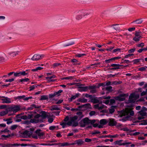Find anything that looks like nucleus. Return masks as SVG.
Returning a JSON list of instances; mask_svg holds the SVG:
<instances>
[{"mask_svg": "<svg viewBox=\"0 0 147 147\" xmlns=\"http://www.w3.org/2000/svg\"><path fill=\"white\" fill-rule=\"evenodd\" d=\"M84 116L83 115H76L74 116L71 117L70 120L67 123L62 122L60 124V125L62 126V127L64 128L65 126L67 125L68 126L72 125L73 127H76L78 125V123L77 121H75L77 119H78V121L80 120Z\"/></svg>", "mask_w": 147, "mask_h": 147, "instance_id": "nucleus-1", "label": "nucleus"}, {"mask_svg": "<svg viewBox=\"0 0 147 147\" xmlns=\"http://www.w3.org/2000/svg\"><path fill=\"white\" fill-rule=\"evenodd\" d=\"M47 112L44 111H41L40 114H37L36 115H35L34 117V118L35 119H38L40 117H41V119H38V120H42V121H43V120L46 119V117L49 118V116L47 114Z\"/></svg>", "mask_w": 147, "mask_h": 147, "instance_id": "nucleus-2", "label": "nucleus"}, {"mask_svg": "<svg viewBox=\"0 0 147 147\" xmlns=\"http://www.w3.org/2000/svg\"><path fill=\"white\" fill-rule=\"evenodd\" d=\"M90 119L88 117H86L82 120L79 122L80 126L82 127H84L86 125L90 124Z\"/></svg>", "mask_w": 147, "mask_h": 147, "instance_id": "nucleus-3", "label": "nucleus"}, {"mask_svg": "<svg viewBox=\"0 0 147 147\" xmlns=\"http://www.w3.org/2000/svg\"><path fill=\"white\" fill-rule=\"evenodd\" d=\"M28 70H26V71H23L22 72H16L14 74V76L15 77H19L21 76H25L28 74V73L26 72Z\"/></svg>", "mask_w": 147, "mask_h": 147, "instance_id": "nucleus-4", "label": "nucleus"}, {"mask_svg": "<svg viewBox=\"0 0 147 147\" xmlns=\"http://www.w3.org/2000/svg\"><path fill=\"white\" fill-rule=\"evenodd\" d=\"M126 96H127L128 95H127L126 94H119V96L115 97V98L116 100H119L120 101H122L125 100V98L122 97H124Z\"/></svg>", "mask_w": 147, "mask_h": 147, "instance_id": "nucleus-5", "label": "nucleus"}, {"mask_svg": "<svg viewBox=\"0 0 147 147\" xmlns=\"http://www.w3.org/2000/svg\"><path fill=\"white\" fill-rule=\"evenodd\" d=\"M108 122H109L108 125L111 126H116L117 124V122L113 119H109Z\"/></svg>", "mask_w": 147, "mask_h": 147, "instance_id": "nucleus-6", "label": "nucleus"}, {"mask_svg": "<svg viewBox=\"0 0 147 147\" xmlns=\"http://www.w3.org/2000/svg\"><path fill=\"white\" fill-rule=\"evenodd\" d=\"M1 98H4V99H1V100L3 101L2 102L3 103H11L10 99L8 98L7 97H5L4 96L1 97Z\"/></svg>", "mask_w": 147, "mask_h": 147, "instance_id": "nucleus-7", "label": "nucleus"}, {"mask_svg": "<svg viewBox=\"0 0 147 147\" xmlns=\"http://www.w3.org/2000/svg\"><path fill=\"white\" fill-rule=\"evenodd\" d=\"M43 122V121H42V120H38V119H36L35 118L33 119H31L30 121H28V125L30 124L31 123H37L39 122L42 123Z\"/></svg>", "mask_w": 147, "mask_h": 147, "instance_id": "nucleus-8", "label": "nucleus"}, {"mask_svg": "<svg viewBox=\"0 0 147 147\" xmlns=\"http://www.w3.org/2000/svg\"><path fill=\"white\" fill-rule=\"evenodd\" d=\"M41 56L38 54H36L34 55L31 58V59L33 61H37L40 59Z\"/></svg>", "mask_w": 147, "mask_h": 147, "instance_id": "nucleus-9", "label": "nucleus"}, {"mask_svg": "<svg viewBox=\"0 0 147 147\" xmlns=\"http://www.w3.org/2000/svg\"><path fill=\"white\" fill-rule=\"evenodd\" d=\"M122 141V140H120L119 141H117L114 142L115 144H118L120 146L121 145H125L126 144H131V142H128V143H124L122 144L121 143V142Z\"/></svg>", "mask_w": 147, "mask_h": 147, "instance_id": "nucleus-10", "label": "nucleus"}, {"mask_svg": "<svg viewBox=\"0 0 147 147\" xmlns=\"http://www.w3.org/2000/svg\"><path fill=\"white\" fill-rule=\"evenodd\" d=\"M79 109H81L82 108H89L91 109V106L90 103H87L83 105L79 106L78 107Z\"/></svg>", "mask_w": 147, "mask_h": 147, "instance_id": "nucleus-11", "label": "nucleus"}, {"mask_svg": "<svg viewBox=\"0 0 147 147\" xmlns=\"http://www.w3.org/2000/svg\"><path fill=\"white\" fill-rule=\"evenodd\" d=\"M127 114V112L124 110L121 111L119 112V115L120 117H122L123 116H125Z\"/></svg>", "mask_w": 147, "mask_h": 147, "instance_id": "nucleus-12", "label": "nucleus"}, {"mask_svg": "<svg viewBox=\"0 0 147 147\" xmlns=\"http://www.w3.org/2000/svg\"><path fill=\"white\" fill-rule=\"evenodd\" d=\"M78 88L80 89L78 90V91L80 92L86 91L88 90V86H79Z\"/></svg>", "mask_w": 147, "mask_h": 147, "instance_id": "nucleus-13", "label": "nucleus"}, {"mask_svg": "<svg viewBox=\"0 0 147 147\" xmlns=\"http://www.w3.org/2000/svg\"><path fill=\"white\" fill-rule=\"evenodd\" d=\"M28 119H30L33 118L34 115L36 114V112H28Z\"/></svg>", "mask_w": 147, "mask_h": 147, "instance_id": "nucleus-14", "label": "nucleus"}, {"mask_svg": "<svg viewBox=\"0 0 147 147\" xmlns=\"http://www.w3.org/2000/svg\"><path fill=\"white\" fill-rule=\"evenodd\" d=\"M117 106H112L111 107L110 109H109V113L112 114L115 111V109L116 108Z\"/></svg>", "mask_w": 147, "mask_h": 147, "instance_id": "nucleus-15", "label": "nucleus"}, {"mask_svg": "<svg viewBox=\"0 0 147 147\" xmlns=\"http://www.w3.org/2000/svg\"><path fill=\"white\" fill-rule=\"evenodd\" d=\"M34 129V128H30L29 129L30 131H28V137H30L32 135V133Z\"/></svg>", "mask_w": 147, "mask_h": 147, "instance_id": "nucleus-16", "label": "nucleus"}, {"mask_svg": "<svg viewBox=\"0 0 147 147\" xmlns=\"http://www.w3.org/2000/svg\"><path fill=\"white\" fill-rule=\"evenodd\" d=\"M97 97H96L94 98L91 99V102L94 104L99 103V101L97 99Z\"/></svg>", "mask_w": 147, "mask_h": 147, "instance_id": "nucleus-17", "label": "nucleus"}, {"mask_svg": "<svg viewBox=\"0 0 147 147\" xmlns=\"http://www.w3.org/2000/svg\"><path fill=\"white\" fill-rule=\"evenodd\" d=\"M20 110V107L18 106L13 107V111L14 113H16Z\"/></svg>", "mask_w": 147, "mask_h": 147, "instance_id": "nucleus-18", "label": "nucleus"}, {"mask_svg": "<svg viewBox=\"0 0 147 147\" xmlns=\"http://www.w3.org/2000/svg\"><path fill=\"white\" fill-rule=\"evenodd\" d=\"M99 123L100 124L104 125L106 124L107 122L106 119H103L100 120Z\"/></svg>", "mask_w": 147, "mask_h": 147, "instance_id": "nucleus-19", "label": "nucleus"}, {"mask_svg": "<svg viewBox=\"0 0 147 147\" xmlns=\"http://www.w3.org/2000/svg\"><path fill=\"white\" fill-rule=\"evenodd\" d=\"M75 142H76V144L79 145L83 144L84 142L81 140H79L75 141Z\"/></svg>", "mask_w": 147, "mask_h": 147, "instance_id": "nucleus-20", "label": "nucleus"}, {"mask_svg": "<svg viewBox=\"0 0 147 147\" xmlns=\"http://www.w3.org/2000/svg\"><path fill=\"white\" fill-rule=\"evenodd\" d=\"M11 144H1L0 143V146H1L3 147H11Z\"/></svg>", "mask_w": 147, "mask_h": 147, "instance_id": "nucleus-21", "label": "nucleus"}, {"mask_svg": "<svg viewBox=\"0 0 147 147\" xmlns=\"http://www.w3.org/2000/svg\"><path fill=\"white\" fill-rule=\"evenodd\" d=\"M135 100H136L135 99H134L133 98H129L128 100L127 101V102L126 103H135Z\"/></svg>", "mask_w": 147, "mask_h": 147, "instance_id": "nucleus-22", "label": "nucleus"}, {"mask_svg": "<svg viewBox=\"0 0 147 147\" xmlns=\"http://www.w3.org/2000/svg\"><path fill=\"white\" fill-rule=\"evenodd\" d=\"M57 105H55L51 107V111H53L54 110H60V109L57 107Z\"/></svg>", "mask_w": 147, "mask_h": 147, "instance_id": "nucleus-23", "label": "nucleus"}, {"mask_svg": "<svg viewBox=\"0 0 147 147\" xmlns=\"http://www.w3.org/2000/svg\"><path fill=\"white\" fill-rule=\"evenodd\" d=\"M18 51L16 50H13L11 51V54H12L13 55H16L18 54Z\"/></svg>", "mask_w": 147, "mask_h": 147, "instance_id": "nucleus-24", "label": "nucleus"}, {"mask_svg": "<svg viewBox=\"0 0 147 147\" xmlns=\"http://www.w3.org/2000/svg\"><path fill=\"white\" fill-rule=\"evenodd\" d=\"M43 67H36L35 69H33L32 70V71H36L38 70H40L43 69Z\"/></svg>", "mask_w": 147, "mask_h": 147, "instance_id": "nucleus-25", "label": "nucleus"}, {"mask_svg": "<svg viewBox=\"0 0 147 147\" xmlns=\"http://www.w3.org/2000/svg\"><path fill=\"white\" fill-rule=\"evenodd\" d=\"M77 101L82 102H87V100L85 98L82 99L80 98L77 100Z\"/></svg>", "mask_w": 147, "mask_h": 147, "instance_id": "nucleus-26", "label": "nucleus"}, {"mask_svg": "<svg viewBox=\"0 0 147 147\" xmlns=\"http://www.w3.org/2000/svg\"><path fill=\"white\" fill-rule=\"evenodd\" d=\"M48 97L46 95H42L41 96V98H40V100H48Z\"/></svg>", "mask_w": 147, "mask_h": 147, "instance_id": "nucleus-27", "label": "nucleus"}, {"mask_svg": "<svg viewBox=\"0 0 147 147\" xmlns=\"http://www.w3.org/2000/svg\"><path fill=\"white\" fill-rule=\"evenodd\" d=\"M142 37L141 36H140L139 37H135L133 38V40L136 42L140 40V38Z\"/></svg>", "mask_w": 147, "mask_h": 147, "instance_id": "nucleus-28", "label": "nucleus"}, {"mask_svg": "<svg viewBox=\"0 0 147 147\" xmlns=\"http://www.w3.org/2000/svg\"><path fill=\"white\" fill-rule=\"evenodd\" d=\"M88 89H89L90 90L96 89V86H88Z\"/></svg>", "mask_w": 147, "mask_h": 147, "instance_id": "nucleus-29", "label": "nucleus"}, {"mask_svg": "<svg viewBox=\"0 0 147 147\" xmlns=\"http://www.w3.org/2000/svg\"><path fill=\"white\" fill-rule=\"evenodd\" d=\"M112 87L111 86H108L105 87V90L111 92L112 91Z\"/></svg>", "mask_w": 147, "mask_h": 147, "instance_id": "nucleus-30", "label": "nucleus"}, {"mask_svg": "<svg viewBox=\"0 0 147 147\" xmlns=\"http://www.w3.org/2000/svg\"><path fill=\"white\" fill-rule=\"evenodd\" d=\"M8 113V111H3L0 112V115L1 116H3L7 114Z\"/></svg>", "mask_w": 147, "mask_h": 147, "instance_id": "nucleus-31", "label": "nucleus"}, {"mask_svg": "<svg viewBox=\"0 0 147 147\" xmlns=\"http://www.w3.org/2000/svg\"><path fill=\"white\" fill-rule=\"evenodd\" d=\"M79 95V94H76V95L72 96L71 97V100H72L73 99H75L76 97H78Z\"/></svg>", "mask_w": 147, "mask_h": 147, "instance_id": "nucleus-32", "label": "nucleus"}, {"mask_svg": "<svg viewBox=\"0 0 147 147\" xmlns=\"http://www.w3.org/2000/svg\"><path fill=\"white\" fill-rule=\"evenodd\" d=\"M122 66H123V65H120L119 64H112L110 65V66L112 67H119Z\"/></svg>", "mask_w": 147, "mask_h": 147, "instance_id": "nucleus-33", "label": "nucleus"}, {"mask_svg": "<svg viewBox=\"0 0 147 147\" xmlns=\"http://www.w3.org/2000/svg\"><path fill=\"white\" fill-rule=\"evenodd\" d=\"M12 117H11L10 118H8V119H9L10 120H9V121H7V124L9 125L11 123L13 122V121H11L12 120Z\"/></svg>", "mask_w": 147, "mask_h": 147, "instance_id": "nucleus-34", "label": "nucleus"}, {"mask_svg": "<svg viewBox=\"0 0 147 147\" xmlns=\"http://www.w3.org/2000/svg\"><path fill=\"white\" fill-rule=\"evenodd\" d=\"M147 95V89H146V91H143L140 94L141 96Z\"/></svg>", "mask_w": 147, "mask_h": 147, "instance_id": "nucleus-35", "label": "nucleus"}, {"mask_svg": "<svg viewBox=\"0 0 147 147\" xmlns=\"http://www.w3.org/2000/svg\"><path fill=\"white\" fill-rule=\"evenodd\" d=\"M28 81V78L22 79L19 80V82L23 83L24 82H27Z\"/></svg>", "mask_w": 147, "mask_h": 147, "instance_id": "nucleus-36", "label": "nucleus"}, {"mask_svg": "<svg viewBox=\"0 0 147 147\" xmlns=\"http://www.w3.org/2000/svg\"><path fill=\"white\" fill-rule=\"evenodd\" d=\"M18 127V125H14L11 126L10 129L11 130H13L16 129Z\"/></svg>", "mask_w": 147, "mask_h": 147, "instance_id": "nucleus-37", "label": "nucleus"}, {"mask_svg": "<svg viewBox=\"0 0 147 147\" xmlns=\"http://www.w3.org/2000/svg\"><path fill=\"white\" fill-rule=\"evenodd\" d=\"M120 69V67H114L112 68H109L108 69L109 70H116V69Z\"/></svg>", "mask_w": 147, "mask_h": 147, "instance_id": "nucleus-38", "label": "nucleus"}, {"mask_svg": "<svg viewBox=\"0 0 147 147\" xmlns=\"http://www.w3.org/2000/svg\"><path fill=\"white\" fill-rule=\"evenodd\" d=\"M57 95L55 92H54L53 94H50L49 95V97L50 98H53L56 95Z\"/></svg>", "mask_w": 147, "mask_h": 147, "instance_id": "nucleus-39", "label": "nucleus"}, {"mask_svg": "<svg viewBox=\"0 0 147 147\" xmlns=\"http://www.w3.org/2000/svg\"><path fill=\"white\" fill-rule=\"evenodd\" d=\"M6 111H13V107H11L8 108L6 109Z\"/></svg>", "mask_w": 147, "mask_h": 147, "instance_id": "nucleus-40", "label": "nucleus"}, {"mask_svg": "<svg viewBox=\"0 0 147 147\" xmlns=\"http://www.w3.org/2000/svg\"><path fill=\"white\" fill-rule=\"evenodd\" d=\"M140 113V115L142 116H144L147 115V113L146 112H141L139 113Z\"/></svg>", "mask_w": 147, "mask_h": 147, "instance_id": "nucleus-41", "label": "nucleus"}, {"mask_svg": "<svg viewBox=\"0 0 147 147\" xmlns=\"http://www.w3.org/2000/svg\"><path fill=\"white\" fill-rule=\"evenodd\" d=\"M119 26V24H114L112 25L113 26H114V28L115 30H117L118 29V26Z\"/></svg>", "mask_w": 147, "mask_h": 147, "instance_id": "nucleus-42", "label": "nucleus"}, {"mask_svg": "<svg viewBox=\"0 0 147 147\" xmlns=\"http://www.w3.org/2000/svg\"><path fill=\"white\" fill-rule=\"evenodd\" d=\"M136 22V24H139L142 23V21L141 20H136L134 21V22Z\"/></svg>", "mask_w": 147, "mask_h": 147, "instance_id": "nucleus-43", "label": "nucleus"}, {"mask_svg": "<svg viewBox=\"0 0 147 147\" xmlns=\"http://www.w3.org/2000/svg\"><path fill=\"white\" fill-rule=\"evenodd\" d=\"M147 111V109L145 107H143L142 108V109L139 111L138 113H141V112H143L144 111Z\"/></svg>", "mask_w": 147, "mask_h": 147, "instance_id": "nucleus-44", "label": "nucleus"}, {"mask_svg": "<svg viewBox=\"0 0 147 147\" xmlns=\"http://www.w3.org/2000/svg\"><path fill=\"white\" fill-rule=\"evenodd\" d=\"M140 59H136L133 60V62H134V64H136L140 61Z\"/></svg>", "mask_w": 147, "mask_h": 147, "instance_id": "nucleus-45", "label": "nucleus"}, {"mask_svg": "<svg viewBox=\"0 0 147 147\" xmlns=\"http://www.w3.org/2000/svg\"><path fill=\"white\" fill-rule=\"evenodd\" d=\"M28 118V117L26 115H23L21 116L20 118L22 119L26 120Z\"/></svg>", "mask_w": 147, "mask_h": 147, "instance_id": "nucleus-46", "label": "nucleus"}, {"mask_svg": "<svg viewBox=\"0 0 147 147\" xmlns=\"http://www.w3.org/2000/svg\"><path fill=\"white\" fill-rule=\"evenodd\" d=\"M22 134L24 135V137L25 136V135H26V136L28 135V130H26L24 132H23L21 133Z\"/></svg>", "mask_w": 147, "mask_h": 147, "instance_id": "nucleus-47", "label": "nucleus"}, {"mask_svg": "<svg viewBox=\"0 0 147 147\" xmlns=\"http://www.w3.org/2000/svg\"><path fill=\"white\" fill-rule=\"evenodd\" d=\"M7 107V105H2L0 106V109H3L6 108Z\"/></svg>", "mask_w": 147, "mask_h": 147, "instance_id": "nucleus-48", "label": "nucleus"}, {"mask_svg": "<svg viewBox=\"0 0 147 147\" xmlns=\"http://www.w3.org/2000/svg\"><path fill=\"white\" fill-rule=\"evenodd\" d=\"M146 69V68L144 67H141L138 68V70L141 71H145Z\"/></svg>", "mask_w": 147, "mask_h": 147, "instance_id": "nucleus-49", "label": "nucleus"}, {"mask_svg": "<svg viewBox=\"0 0 147 147\" xmlns=\"http://www.w3.org/2000/svg\"><path fill=\"white\" fill-rule=\"evenodd\" d=\"M100 131H99L95 130V131H94V132H92V135H94V134H100Z\"/></svg>", "mask_w": 147, "mask_h": 147, "instance_id": "nucleus-50", "label": "nucleus"}, {"mask_svg": "<svg viewBox=\"0 0 147 147\" xmlns=\"http://www.w3.org/2000/svg\"><path fill=\"white\" fill-rule=\"evenodd\" d=\"M109 102V100H103V102L106 105L108 104Z\"/></svg>", "mask_w": 147, "mask_h": 147, "instance_id": "nucleus-51", "label": "nucleus"}, {"mask_svg": "<svg viewBox=\"0 0 147 147\" xmlns=\"http://www.w3.org/2000/svg\"><path fill=\"white\" fill-rule=\"evenodd\" d=\"M95 112L94 111H92L90 112L89 113V115L90 116H92L93 115H94L95 114Z\"/></svg>", "mask_w": 147, "mask_h": 147, "instance_id": "nucleus-52", "label": "nucleus"}, {"mask_svg": "<svg viewBox=\"0 0 147 147\" xmlns=\"http://www.w3.org/2000/svg\"><path fill=\"white\" fill-rule=\"evenodd\" d=\"M20 146V144H11V147L13 146Z\"/></svg>", "mask_w": 147, "mask_h": 147, "instance_id": "nucleus-53", "label": "nucleus"}, {"mask_svg": "<svg viewBox=\"0 0 147 147\" xmlns=\"http://www.w3.org/2000/svg\"><path fill=\"white\" fill-rule=\"evenodd\" d=\"M55 77V75H53L52 76L47 77H46V78L47 79H51L52 78H54Z\"/></svg>", "mask_w": 147, "mask_h": 147, "instance_id": "nucleus-54", "label": "nucleus"}, {"mask_svg": "<svg viewBox=\"0 0 147 147\" xmlns=\"http://www.w3.org/2000/svg\"><path fill=\"white\" fill-rule=\"evenodd\" d=\"M135 50L136 49L135 48H134L133 49H131L129 50L128 51V52L130 53H132L134 52L135 51Z\"/></svg>", "mask_w": 147, "mask_h": 147, "instance_id": "nucleus-55", "label": "nucleus"}, {"mask_svg": "<svg viewBox=\"0 0 147 147\" xmlns=\"http://www.w3.org/2000/svg\"><path fill=\"white\" fill-rule=\"evenodd\" d=\"M111 98V97L110 96H108L107 97H106L105 96H104L102 97V98L105 99H107V100H109Z\"/></svg>", "mask_w": 147, "mask_h": 147, "instance_id": "nucleus-56", "label": "nucleus"}, {"mask_svg": "<svg viewBox=\"0 0 147 147\" xmlns=\"http://www.w3.org/2000/svg\"><path fill=\"white\" fill-rule=\"evenodd\" d=\"M9 131H10L9 130H8L6 128L4 130H1V132H9Z\"/></svg>", "mask_w": 147, "mask_h": 147, "instance_id": "nucleus-57", "label": "nucleus"}, {"mask_svg": "<svg viewBox=\"0 0 147 147\" xmlns=\"http://www.w3.org/2000/svg\"><path fill=\"white\" fill-rule=\"evenodd\" d=\"M135 95L133 94H131L129 96V98H134Z\"/></svg>", "mask_w": 147, "mask_h": 147, "instance_id": "nucleus-58", "label": "nucleus"}, {"mask_svg": "<svg viewBox=\"0 0 147 147\" xmlns=\"http://www.w3.org/2000/svg\"><path fill=\"white\" fill-rule=\"evenodd\" d=\"M140 32H136V33L135 34V37H139V36H140Z\"/></svg>", "mask_w": 147, "mask_h": 147, "instance_id": "nucleus-59", "label": "nucleus"}, {"mask_svg": "<svg viewBox=\"0 0 147 147\" xmlns=\"http://www.w3.org/2000/svg\"><path fill=\"white\" fill-rule=\"evenodd\" d=\"M63 91V90H59L58 92H56V94H57V95H58L57 96H59L60 94H59V93H61V92H62Z\"/></svg>", "mask_w": 147, "mask_h": 147, "instance_id": "nucleus-60", "label": "nucleus"}, {"mask_svg": "<svg viewBox=\"0 0 147 147\" xmlns=\"http://www.w3.org/2000/svg\"><path fill=\"white\" fill-rule=\"evenodd\" d=\"M144 46V44L143 43H141L140 44H138L137 46L139 47H143Z\"/></svg>", "mask_w": 147, "mask_h": 147, "instance_id": "nucleus-61", "label": "nucleus"}, {"mask_svg": "<svg viewBox=\"0 0 147 147\" xmlns=\"http://www.w3.org/2000/svg\"><path fill=\"white\" fill-rule=\"evenodd\" d=\"M11 136V135L10 134H8L6 136L4 135H3L1 136V137H4V138H8L9 137Z\"/></svg>", "mask_w": 147, "mask_h": 147, "instance_id": "nucleus-62", "label": "nucleus"}, {"mask_svg": "<svg viewBox=\"0 0 147 147\" xmlns=\"http://www.w3.org/2000/svg\"><path fill=\"white\" fill-rule=\"evenodd\" d=\"M90 92L91 93H94L96 92V89H92L91 90H90Z\"/></svg>", "mask_w": 147, "mask_h": 147, "instance_id": "nucleus-63", "label": "nucleus"}, {"mask_svg": "<svg viewBox=\"0 0 147 147\" xmlns=\"http://www.w3.org/2000/svg\"><path fill=\"white\" fill-rule=\"evenodd\" d=\"M109 102H110V103L111 104H112L115 102V101L114 99H110V100H109Z\"/></svg>", "mask_w": 147, "mask_h": 147, "instance_id": "nucleus-64", "label": "nucleus"}]
</instances>
